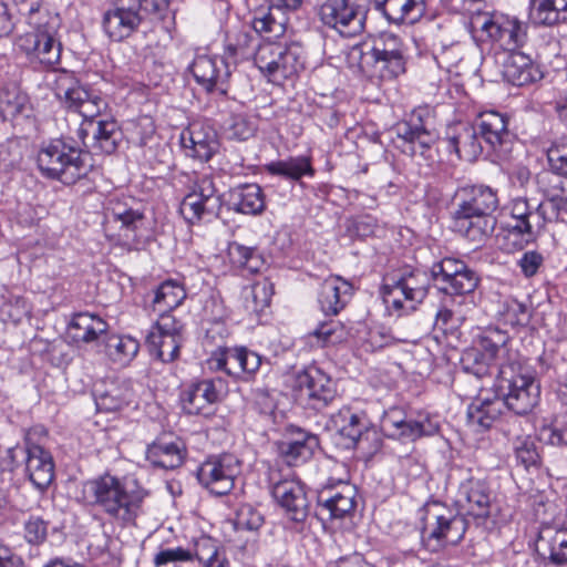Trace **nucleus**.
Instances as JSON below:
<instances>
[{"label":"nucleus","mask_w":567,"mask_h":567,"mask_svg":"<svg viewBox=\"0 0 567 567\" xmlns=\"http://www.w3.org/2000/svg\"><path fill=\"white\" fill-rule=\"evenodd\" d=\"M146 496V489L136 478L104 473L82 483L78 501L126 527L136 524Z\"/></svg>","instance_id":"1"},{"label":"nucleus","mask_w":567,"mask_h":567,"mask_svg":"<svg viewBox=\"0 0 567 567\" xmlns=\"http://www.w3.org/2000/svg\"><path fill=\"white\" fill-rule=\"evenodd\" d=\"M456 197L458 202L452 212L453 230L476 246L483 245L496 226L497 189L484 184L466 185L458 189Z\"/></svg>","instance_id":"2"},{"label":"nucleus","mask_w":567,"mask_h":567,"mask_svg":"<svg viewBox=\"0 0 567 567\" xmlns=\"http://www.w3.org/2000/svg\"><path fill=\"white\" fill-rule=\"evenodd\" d=\"M495 388L504 408L516 415L529 414L539 402L540 386L535 371L518 353L499 363Z\"/></svg>","instance_id":"3"},{"label":"nucleus","mask_w":567,"mask_h":567,"mask_svg":"<svg viewBox=\"0 0 567 567\" xmlns=\"http://www.w3.org/2000/svg\"><path fill=\"white\" fill-rule=\"evenodd\" d=\"M41 174L64 185H73L87 176L93 164L90 154L64 140L51 141L38 153Z\"/></svg>","instance_id":"4"},{"label":"nucleus","mask_w":567,"mask_h":567,"mask_svg":"<svg viewBox=\"0 0 567 567\" xmlns=\"http://www.w3.org/2000/svg\"><path fill=\"white\" fill-rule=\"evenodd\" d=\"M359 54V68L370 79L391 81L405 72L404 47L394 33H381L369 51L354 48Z\"/></svg>","instance_id":"5"},{"label":"nucleus","mask_w":567,"mask_h":567,"mask_svg":"<svg viewBox=\"0 0 567 567\" xmlns=\"http://www.w3.org/2000/svg\"><path fill=\"white\" fill-rule=\"evenodd\" d=\"M429 288L427 272L405 266L386 275L381 295L389 310L409 313L425 299Z\"/></svg>","instance_id":"6"},{"label":"nucleus","mask_w":567,"mask_h":567,"mask_svg":"<svg viewBox=\"0 0 567 567\" xmlns=\"http://www.w3.org/2000/svg\"><path fill=\"white\" fill-rule=\"evenodd\" d=\"M52 90L63 105L78 112L83 122L97 121L107 109V102L94 90L82 85L75 74L68 70H53Z\"/></svg>","instance_id":"7"},{"label":"nucleus","mask_w":567,"mask_h":567,"mask_svg":"<svg viewBox=\"0 0 567 567\" xmlns=\"http://www.w3.org/2000/svg\"><path fill=\"white\" fill-rule=\"evenodd\" d=\"M168 3L169 0H115L103 14V30L112 41L121 42L137 30L143 10L161 14Z\"/></svg>","instance_id":"8"},{"label":"nucleus","mask_w":567,"mask_h":567,"mask_svg":"<svg viewBox=\"0 0 567 567\" xmlns=\"http://www.w3.org/2000/svg\"><path fill=\"white\" fill-rule=\"evenodd\" d=\"M371 0H326L319 11L321 22L346 38L361 34Z\"/></svg>","instance_id":"9"},{"label":"nucleus","mask_w":567,"mask_h":567,"mask_svg":"<svg viewBox=\"0 0 567 567\" xmlns=\"http://www.w3.org/2000/svg\"><path fill=\"white\" fill-rule=\"evenodd\" d=\"M467 529V522L464 515L441 503H433L425 509L422 538L427 546L434 542V548L443 545H455L460 543Z\"/></svg>","instance_id":"10"},{"label":"nucleus","mask_w":567,"mask_h":567,"mask_svg":"<svg viewBox=\"0 0 567 567\" xmlns=\"http://www.w3.org/2000/svg\"><path fill=\"white\" fill-rule=\"evenodd\" d=\"M431 277L442 292L464 297L471 306H475L474 292L480 284V277L464 261L443 258L432 266Z\"/></svg>","instance_id":"11"},{"label":"nucleus","mask_w":567,"mask_h":567,"mask_svg":"<svg viewBox=\"0 0 567 567\" xmlns=\"http://www.w3.org/2000/svg\"><path fill=\"white\" fill-rule=\"evenodd\" d=\"M471 25L474 30L484 32L489 40L499 43L507 52L516 51L527 41V25L516 18H494L476 11L472 13Z\"/></svg>","instance_id":"12"},{"label":"nucleus","mask_w":567,"mask_h":567,"mask_svg":"<svg viewBox=\"0 0 567 567\" xmlns=\"http://www.w3.org/2000/svg\"><path fill=\"white\" fill-rule=\"evenodd\" d=\"M240 473V462L233 454L209 457L197 470V480L210 493L223 496L231 492Z\"/></svg>","instance_id":"13"},{"label":"nucleus","mask_w":567,"mask_h":567,"mask_svg":"<svg viewBox=\"0 0 567 567\" xmlns=\"http://www.w3.org/2000/svg\"><path fill=\"white\" fill-rule=\"evenodd\" d=\"M394 133L395 137L392 141L395 147L410 156L419 151L422 153L436 140V133L430 125L429 113L424 110L414 111L408 121L398 123Z\"/></svg>","instance_id":"14"},{"label":"nucleus","mask_w":567,"mask_h":567,"mask_svg":"<svg viewBox=\"0 0 567 567\" xmlns=\"http://www.w3.org/2000/svg\"><path fill=\"white\" fill-rule=\"evenodd\" d=\"M53 27L39 25L34 31L20 35L17 47L25 53L32 65L45 69L54 66L60 61L61 44L55 40Z\"/></svg>","instance_id":"15"},{"label":"nucleus","mask_w":567,"mask_h":567,"mask_svg":"<svg viewBox=\"0 0 567 567\" xmlns=\"http://www.w3.org/2000/svg\"><path fill=\"white\" fill-rule=\"evenodd\" d=\"M296 385L308 404L320 411L331 404L337 398L334 381L317 367H309L296 377Z\"/></svg>","instance_id":"16"},{"label":"nucleus","mask_w":567,"mask_h":567,"mask_svg":"<svg viewBox=\"0 0 567 567\" xmlns=\"http://www.w3.org/2000/svg\"><path fill=\"white\" fill-rule=\"evenodd\" d=\"M316 516L321 519H341L355 507L354 486L339 482L337 486H324L318 492Z\"/></svg>","instance_id":"17"},{"label":"nucleus","mask_w":567,"mask_h":567,"mask_svg":"<svg viewBox=\"0 0 567 567\" xmlns=\"http://www.w3.org/2000/svg\"><path fill=\"white\" fill-rule=\"evenodd\" d=\"M209 368L227 375L239 378L243 373L254 374L261 364V357L246 347L218 348L209 360Z\"/></svg>","instance_id":"18"},{"label":"nucleus","mask_w":567,"mask_h":567,"mask_svg":"<svg viewBox=\"0 0 567 567\" xmlns=\"http://www.w3.org/2000/svg\"><path fill=\"white\" fill-rule=\"evenodd\" d=\"M330 426L346 439L347 447L360 446L370 434L377 435L375 430L370 429V421L362 411H354L350 406L341 408L333 413L329 422Z\"/></svg>","instance_id":"19"},{"label":"nucleus","mask_w":567,"mask_h":567,"mask_svg":"<svg viewBox=\"0 0 567 567\" xmlns=\"http://www.w3.org/2000/svg\"><path fill=\"white\" fill-rule=\"evenodd\" d=\"M382 427L392 436L415 441L422 436L435 434L439 426L427 415L406 417L399 409L386 412L382 419Z\"/></svg>","instance_id":"20"},{"label":"nucleus","mask_w":567,"mask_h":567,"mask_svg":"<svg viewBox=\"0 0 567 567\" xmlns=\"http://www.w3.org/2000/svg\"><path fill=\"white\" fill-rule=\"evenodd\" d=\"M181 144L188 156L209 161L219 150L217 132L205 122H193L182 131Z\"/></svg>","instance_id":"21"},{"label":"nucleus","mask_w":567,"mask_h":567,"mask_svg":"<svg viewBox=\"0 0 567 567\" xmlns=\"http://www.w3.org/2000/svg\"><path fill=\"white\" fill-rule=\"evenodd\" d=\"M196 82L207 91L217 90L226 93V83L231 74L225 58L210 54H198L190 65Z\"/></svg>","instance_id":"22"},{"label":"nucleus","mask_w":567,"mask_h":567,"mask_svg":"<svg viewBox=\"0 0 567 567\" xmlns=\"http://www.w3.org/2000/svg\"><path fill=\"white\" fill-rule=\"evenodd\" d=\"M272 496L285 509L289 519L303 523L309 515L310 504L303 484L296 478H284L272 485Z\"/></svg>","instance_id":"23"},{"label":"nucleus","mask_w":567,"mask_h":567,"mask_svg":"<svg viewBox=\"0 0 567 567\" xmlns=\"http://www.w3.org/2000/svg\"><path fill=\"white\" fill-rule=\"evenodd\" d=\"M78 135L85 147L111 154L116 150L122 133L113 118H99L82 122Z\"/></svg>","instance_id":"24"},{"label":"nucleus","mask_w":567,"mask_h":567,"mask_svg":"<svg viewBox=\"0 0 567 567\" xmlns=\"http://www.w3.org/2000/svg\"><path fill=\"white\" fill-rule=\"evenodd\" d=\"M456 503L466 515L487 518L491 514L492 493L486 482L468 478L461 483Z\"/></svg>","instance_id":"25"},{"label":"nucleus","mask_w":567,"mask_h":567,"mask_svg":"<svg viewBox=\"0 0 567 567\" xmlns=\"http://www.w3.org/2000/svg\"><path fill=\"white\" fill-rule=\"evenodd\" d=\"M501 73L504 81L516 86L537 82L544 76L540 66L529 55L517 50L504 53Z\"/></svg>","instance_id":"26"},{"label":"nucleus","mask_w":567,"mask_h":567,"mask_svg":"<svg viewBox=\"0 0 567 567\" xmlns=\"http://www.w3.org/2000/svg\"><path fill=\"white\" fill-rule=\"evenodd\" d=\"M25 474L31 484L43 493L54 477V463L51 454L42 446L30 442L25 443Z\"/></svg>","instance_id":"27"},{"label":"nucleus","mask_w":567,"mask_h":567,"mask_svg":"<svg viewBox=\"0 0 567 567\" xmlns=\"http://www.w3.org/2000/svg\"><path fill=\"white\" fill-rule=\"evenodd\" d=\"M503 402L497 391L480 393L467 408V425L476 432L488 430L502 415Z\"/></svg>","instance_id":"28"},{"label":"nucleus","mask_w":567,"mask_h":567,"mask_svg":"<svg viewBox=\"0 0 567 567\" xmlns=\"http://www.w3.org/2000/svg\"><path fill=\"white\" fill-rule=\"evenodd\" d=\"M221 380L205 379L193 384L183 396V409L188 414L208 415L207 411L219 400Z\"/></svg>","instance_id":"29"},{"label":"nucleus","mask_w":567,"mask_h":567,"mask_svg":"<svg viewBox=\"0 0 567 567\" xmlns=\"http://www.w3.org/2000/svg\"><path fill=\"white\" fill-rule=\"evenodd\" d=\"M536 551L554 565L567 564V529L550 525L542 526L536 540Z\"/></svg>","instance_id":"30"},{"label":"nucleus","mask_w":567,"mask_h":567,"mask_svg":"<svg viewBox=\"0 0 567 567\" xmlns=\"http://www.w3.org/2000/svg\"><path fill=\"white\" fill-rule=\"evenodd\" d=\"M186 449L182 441H166L157 439L147 445L146 460L153 467L162 470H175L185 460Z\"/></svg>","instance_id":"31"},{"label":"nucleus","mask_w":567,"mask_h":567,"mask_svg":"<svg viewBox=\"0 0 567 567\" xmlns=\"http://www.w3.org/2000/svg\"><path fill=\"white\" fill-rule=\"evenodd\" d=\"M352 296V285L339 276L327 278L320 286L318 302L323 313L337 315Z\"/></svg>","instance_id":"32"},{"label":"nucleus","mask_w":567,"mask_h":567,"mask_svg":"<svg viewBox=\"0 0 567 567\" xmlns=\"http://www.w3.org/2000/svg\"><path fill=\"white\" fill-rule=\"evenodd\" d=\"M373 8L390 23L414 22L425 12L423 0H371Z\"/></svg>","instance_id":"33"},{"label":"nucleus","mask_w":567,"mask_h":567,"mask_svg":"<svg viewBox=\"0 0 567 567\" xmlns=\"http://www.w3.org/2000/svg\"><path fill=\"white\" fill-rule=\"evenodd\" d=\"M509 214L514 225L528 235L540 233L545 226L544 208L536 200L517 197L511 202Z\"/></svg>","instance_id":"34"},{"label":"nucleus","mask_w":567,"mask_h":567,"mask_svg":"<svg viewBox=\"0 0 567 567\" xmlns=\"http://www.w3.org/2000/svg\"><path fill=\"white\" fill-rule=\"evenodd\" d=\"M109 324L99 316L80 312L68 326V334L74 342H97L107 332Z\"/></svg>","instance_id":"35"},{"label":"nucleus","mask_w":567,"mask_h":567,"mask_svg":"<svg viewBox=\"0 0 567 567\" xmlns=\"http://www.w3.org/2000/svg\"><path fill=\"white\" fill-rule=\"evenodd\" d=\"M507 118L498 112L488 111L480 114L475 127L482 141L493 151L508 138Z\"/></svg>","instance_id":"36"},{"label":"nucleus","mask_w":567,"mask_h":567,"mask_svg":"<svg viewBox=\"0 0 567 567\" xmlns=\"http://www.w3.org/2000/svg\"><path fill=\"white\" fill-rule=\"evenodd\" d=\"M265 169L270 175L291 182L300 181L302 177H313L316 173L310 157L303 155L270 162L265 165Z\"/></svg>","instance_id":"37"},{"label":"nucleus","mask_w":567,"mask_h":567,"mask_svg":"<svg viewBox=\"0 0 567 567\" xmlns=\"http://www.w3.org/2000/svg\"><path fill=\"white\" fill-rule=\"evenodd\" d=\"M234 209L245 215L257 216L266 208L265 195L257 184H245L230 193Z\"/></svg>","instance_id":"38"},{"label":"nucleus","mask_w":567,"mask_h":567,"mask_svg":"<svg viewBox=\"0 0 567 567\" xmlns=\"http://www.w3.org/2000/svg\"><path fill=\"white\" fill-rule=\"evenodd\" d=\"M447 147L467 162L476 159L483 152L482 140L475 126H463L456 135L449 137Z\"/></svg>","instance_id":"39"},{"label":"nucleus","mask_w":567,"mask_h":567,"mask_svg":"<svg viewBox=\"0 0 567 567\" xmlns=\"http://www.w3.org/2000/svg\"><path fill=\"white\" fill-rule=\"evenodd\" d=\"M104 342L106 355L120 364L131 362L140 349L138 341L130 336H107Z\"/></svg>","instance_id":"40"},{"label":"nucleus","mask_w":567,"mask_h":567,"mask_svg":"<svg viewBox=\"0 0 567 567\" xmlns=\"http://www.w3.org/2000/svg\"><path fill=\"white\" fill-rule=\"evenodd\" d=\"M185 298L184 286L176 279H167L157 287L153 303L159 312H166L181 306Z\"/></svg>","instance_id":"41"},{"label":"nucleus","mask_w":567,"mask_h":567,"mask_svg":"<svg viewBox=\"0 0 567 567\" xmlns=\"http://www.w3.org/2000/svg\"><path fill=\"white\" fill-rule=\"evenodd\" d=\"M302 49L297 44L285 47L281 44V54L277 59L272 81L289 79L303 69Z\"/></svg>","instance_id":"42"},{"label":"nucleus","mask_w":567,"mask_h":567,"mask_svg":"<svg viewBox=\"0 0 567 567\" xmlns=\"http://www.w3.org/2000/svg\"><path fill=\"white\" fill-rule=\"evenodd\" d=\"M182 336H163L158 332H148L146 343L152 354L162 362H172L178 357Z\"/></svg>","instance_id":"43"},{"label":"nucleus","mask_w":567,"mask_h":567,"mask_svg":"<svg viewBox=\"0 0 567 567\" xmlns=\"http://www.w3.org/2000/svg\"><path fill=\"white\" fill-rule=\"evenodd\" d=\"M274 295L272 284L264 278L245 290V308L249 312L260 313L269 305Z\"/></svg>","instance_id":"44"},{"label":"nucleus","mask_w":567,"mask_h":567,"mask_svg":"<svg viewBox=\"0 0 567 567\" xmlns=\"http://www.w3.org/2000/svg\"><path fill=\"white\" fill-rule=\"evenodd\" d=\"M28 97L16 85L9 84L0 89V114L3 120H12L22 113Z\"/></svg>","instance_id":"45"},{"label":"nucleus","mask_w":567,"mask_h":567,"mask_svg":"<svg viewBox=\"0 0 567 567\" xmlns=\"http://www.w3.org/2000/svg\"><path fill=\"white\" fill-rule=\"evenodd\" d=\"M319 447V439L311 437L307 443L298 441H281L278 443V452L290 465H297L311 457L315 450Z\"/></svg>","instance_id":"46"},{"label":"nucleus","mask_w":567,"mask_h":567,"mask_svg":"<svg viewBox=\"0 0 567 567\" xmlns=\"http://www.w3.org/2000/svg\"><path fill=\"white\" fill-rule=\"evenodd\" d=\"M130 396L127 388L112 383L104 391L95 390V404L100 411L114 412L128 404Z\"/></svg>","instance_id":"47"},{"label":"nucleus","mask_w":567,"mask_h":567,"mask_svg":"<svg viewBox=\"0 0 567 567\" xmlns=\"http://www.w3.org/2000/svg\"><path fill=\"white\" fill-rule=\"evenodd\" d=\"M546 200L538 203L544 208L545 224L551 220H566L567 198L561 183L545 193Z\"/></svg>","instance_id":"48"},{"label":"nucleus","mask_w":567,"mask_h":567,"mask_svg":"<svg viewBox=\"0 0 567 567\" xmlns=\"http://www.w3.org/2000/svg\"><path fill=\"white\" fill-rule=\"evenodd\" d=\"M507 337L505 333L498 330H491L486 332L484 336L480 337L477 340V346L472 349L482 350V352L487 357V359L494 361L501 353L513 354L514 352H509L506 348ZM508 358L505 360L507 361Z\"/></svg>","instance_id":"49"},{"label":"nucleus","mask_w":567,"mask_h":567,"mask_svg":"<svg viewBox=\"0 0 567 567\" xmlns=\"http://www.w3.org/2000/svg\"><path fill=\"white\" fill-rule=\"evenodd\" d=\"M196 558L203 567H230L224 549L206 538L197 544Z\"/></svg>","instance_id":"50"},{"label":"nucleus","mask_w":567,"mask_h":567,"mask_svg":"<svg viewBox=\"0 0 567 567\" xmlns=\"http://www.w3.org/2000/svg\"><path fill=\"white\" fill-rule=\"evenodd\" d=\"M208 204L196 194L190 193L186 195L181 204L179 210L182 216L190 224H195L206 217H214L218 215L217 210H208Z\"/></svg>","instance_id":"51"},{"label":"nucleus","mask_w":567,"mask_h":567,"mask_svg":"<svg viewBox=\"0 0 567 567\" xmlns=\"http://www.w3.org/2000/svg\"><path fill=\"white\" fill-rule=\"evenodd\" d=\"M514 454L516 463L528 470L530 467H539L540 454L537 450L535 441L530 437H519L514 443Z\"/></svg>","instance_id":"52"},{"label":"nucleus","mask_w":567,"mask_h":567,"mask_svg":"<svg viewBox=\"0 0 567 567\" xmlns=\"http://www.w3.org/2000/svg\"><path fill=\"white\" fill-rule=\"evenodd\" d=\"M109 212L116 221H121V227L127 230H136L144 216L138 209L128 207L121 200H111Z\"/></svg>","instance_id":"53"},{"label":"nucleus","mask_w":567,"mask_h":567,"mask_svg":"<svg viewBox=\"0 0 567 567\" xmlns=\"http://www.w3.org/2000/svg\"><path fill=\"white\" fill-rule=\"evenodd\" d=\"M255 124L244 114L231 115L224 125V134L229 140L247 141L254 136Z\"/></svg>","instance_id":"54"},{"label":"nucleus","mask_w":567,"mask_h":567,"mask_svg":"<svg viewBox=\"0 0 567 567\" xmlns=\"http://www.w3.org/2000/svg\"><path fill=\"white\" fill-rule=\"evenodd\" d=\"M228 255L234 265L246 268L250 272L258 270L260 258L255 248L231 243L228 247Z\"/></svg>","instance_id":"55"},{"label":"nucleus","mask_w":567,"mask_h":567,"mask_svg":"<svg viewBox=\"0 0 567 567\" xmlns=\"http://www.w3.org/2000/svg\"><path fill=\"white\" fill-rule=\"evenodd\" d=\"M463 369L477 378H483L491 372L492 360L482 350L466 349L461 359Z\"/></svg>","instance_id":"56"},{"label":"nucleus","mask_w":567,"mask_h":567,"mask_svg":"<svg viewBox=\"0 0 567 567\" xmlns=\"http://www.w3.org/2000/svg\"><path fill=\"white\" fill-rule=\"evenodd\" d=\"M281 54V44L265 43L259 45L255 54V63L258 69L267 74L271 80L274 76L277 59Z\"/></svg>","instance_id":"57"},{"label":"nucleus","mask_w":567,"mask_h":567,"mask_svg":"<svg viewBox=\"0 0 567 567\" xmlns=\"http://www.w3.org/2000/svg\"><path fill=\"white\" fill-rule=\"evenodd\" d=\"M539 233L528 235L525 230L519 229L514 224H509L503 234L502 248L507 252L524 249L528 244L536 240Z\"/></svg>","instance_id":"58"},{"label":"nucleus","mask_w":567,"mask_h":567,"mask_svg":"<svg viewBox=\"0 0 567 567\" xmlns=\"http://www.w3.org/2000/svg\"><path fill=\"white\" fill-rule=\"evenodd\" d=\"M550 172L567 177V136L554 142L547 151Z\"/></svg>","instance_id":"59"},{"label":"nucleus","mask_w":567,"mask_h":567,"mask_svg":"<svg viewBox=\"0 0 567 567\" xmlns=\"http://www.w3.org/2000/svg\"><path fill=\"white\" fill-rule=\"evenodd\" d=\"M264 524V516L255 507L249 504L239 506L234 519L236 530L256 532Z\"/></svg>","instance_id":"60"},{"label":"nucleus","mask_w":567,"mask_h":567,"mask_svg":"<svg viewBox=\"0 0 567 567\" xmlns=\"http://www.w3.org/2000/svg\"><path fill=\"white\" fill-rule=\"evenodd\" d=\"M529 17L535 24L539 25L550 27L563 22L555 7L550 6L549 0H532Z\"/></svg>","instance_id":"61"},{"label":"nucleus","mask_w":567,"mask_h":567,"mask_svg":"<svg viewBox=\"0 0 567 567\" xmlns=\"http://www.w3.org/2000/svg\"><path fill=\"white\" fill-rule=\"evenodd\" d=\"M193 193L204 199L205 204H208V210H217L219 213L221 208V197L217 193L210 177L204 176L200 178Z\"/></svg>","instance_id":"62"},{"label":"nucleus","mask_w":567,"mask_h":567,"mask_svg":"<svg viewBox=\"0 0 567 567\" xmlns=\"http://www.w3.org/2000/svg\"><path fill=\"white\" fill-rule=\"evenodd\" d=\"M190 560H193V554L189 550L183 547H175L159 550L154 557V565L162 567L173 564L176 567L181 563Z\"/></svg>","instance_id":"63"},{"label":"nucleus","mask_w":567,"mask_h":567,"mask_svg":"<svg viewBox=\"0 0 567 567\" xmlns=\"http://www.w3.org/2000/svg\"><path fill=\"white\" fill-rule=\"evenodd\" d=\"M538 437L540 442L553 446H567V427L545 425L539 430Z\"/></svg>","instance_id":"64"}]
</instances>
